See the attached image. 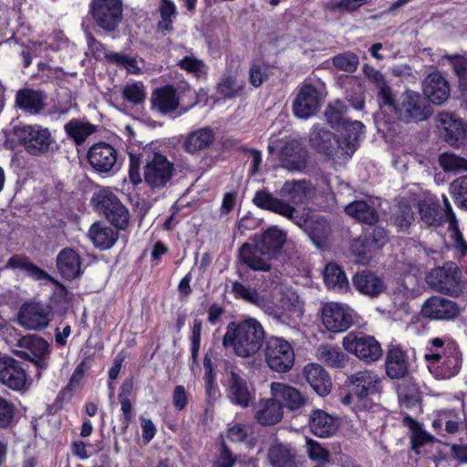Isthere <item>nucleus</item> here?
<instances>
[{
    "instance_id": "obj_1",
    "label": "nucleus",
    "mask_w": 467,
    "mask_h": 467,
    "mask_svg": "<svg viewBox=\"0 0 467 467\" xmlns=\"http://www.w3.org/2000/svg\"><path fill=\"white\" fill-rule=\"evenodd\" d=\"M239 247L238 259L241 264L254 271L268 272L272 265L269 260L276 258L287 240V233L276 225L267 227Z\"/></svg>"
},
{
    "instance_id": "obj_2",
    "label": "nucleus",
    "mask_w": 467,
    "mask_h": 467,
    "mask_svg": "<svg viewBox=\"0 0 467 467\" xmlns=\"http://www.w3.org/2000/svg\"><path fill=\"white\" fill-rule=\"evenodd\" d=\"M262 324L255 318L232 321L226 327L223 346L233 348L240 358H251L257 354L266 340Z\"/></svg>"
},
{
    "instance_id": "obj_3",
    "label": "nucleus",
    "mask_w": 467,
    "mask_h": 467,
    "mask_svg": "<svg viewBox=\"0 0 467 467\" xmlns=\"http://www.w3.org/2000/svg\"><path fill=\"white\" fill-rule=\"evenodd\" d=\"M431 348L424 355L429 369L439 379L457 376L462 367V353L459 344L450 337H433L429 340Z\"/></svg>"
},
{
    "instance_id": "obj_4",
    "label": "nucleus",
    "mask_w": 467,
    "mask_h": 467,
    "mask_svg": "<svg viewBox=\"0 0 467 467\" xmlns=\"http://www.w3.org/2000/svg\"><path fill=\"white\" fill-rule=\"evenodd\" d=\"M222 384L227 399L234 405L247 408L254 400L253 384L249 382L247 375L232 361H224Z\"/></svg>"
},
{
    "instance_id": "obj_5",
    "label": "nucleus",
    "mask_w": 467,
    "mask_h": 467,
    "mask_svg": "<svg viewBox=\"0 0 467 467\" xmlns=\"http://www.w3.org/2000/svg\"><path fill=\"white\" fill-rule=\"evenodd\" d=\"M90 203L93 209L103 215L115 228L128 229L130 219V211L109 188H102L95 192Z\"/></svg>"
},
{
    "instance_id": "obj_6",
    "label": "nucleus",
    "mask_w": 467,
    "mask_h": 467,
    "mask_svg": "<svg viewBox=\"0 0 467 467\" xmlns=\"http://www.w3.org/2000/svg\"><path fill=\"white\" fill-rule=\"evenodd\" d=\"M13 133L19 145L31 156L46 155L57 145L50 130L40 124L18 125L14 128Z\"/></svg>"
},
{
    "instance_id": "obj_7",
    "label": "nucleus",
    "mask_w": 467,
    "mask_h": 467,
    "mask_svg": "<svg viewBox=\"0 0 467 467\" xmlns=\"http://www.w3.org/2000/svg\"><path fill=\"white\" fill-rule=\"evenodd\" d=\"M88 15L95 29L107 35L119 31L123 20L122 0H90Z\"/></svg>"
},
{
    "instance_id": "obj_8",
    "label": "nucleus",
    "mask_w": 467,
    "mask_h": 467,
    "mask_svg": "<svg viewBox=\"0 0 467 467\" xmlns=\"http://www.w3.org/2000/svg\"><path fill=\"white\" fill-rule=\"evenodd\" d=\"M427 281L434 290L453 297L460 296L465 286L462 270L451 261L432 269L427 275Z\"/></svg>"
},
{
    "instance_id": "obj_9",
    "label": "nucleus",
    "mask_w": 467,
    "mask_h": 467,
    "mask_svg": "<svg viewBox=\"0 0 467 467\" xmlns=\"http://www.w3.org/2000/svg\"><path fill=\"white\" fill-rule=\"evenodd\" d=\"M344 349L367 364H372L383 355L381 345L375 337L360 330L348 332L342 340Z\"/></svg>"
},
{
    "instance_id": "obj_10",
    "label": "nucleus",
    "mask_w": 467,
    "mask_h": 467,
    "mask_svg": "<svg viewBox=\"0 0 467 467\" xmlns=\"http://www.w3.org/2000/svg\"><path fill=\"white\" fill-rule=\"evenodd\" d=\"M389 242L387 230L382 226L370 225L351 242L350 250L361 263H368L373 254L379 252Z\"/></svg>"
},
{
    "instance_id": "obj_11",
    "label": "nucleus",
    "mask_w": 467,
    "mask_h": 467,
    "mask_svg": "<svg viewBox=\"0 0 467 467\" xmlns=\"http://www.w3.org/2000/svg\"><path fill=\"white\" fill-rule=\"evenodd\" d=\"M324 84L317 81H305L299 87L293 100L292 110L299 119H308L314 116L320 109L324 97Z\"/></svg>"
},
{
    "instance_id": "obj_12",
    "label": "nucleus",
    "mask_w": 467,
    "mask_h": 467,
    "mask_svg": "<svg viewBox=\"0 0 467 467\" xmlns=\"http://www.w3.org/2000/svg\"><path fill=\"white\" fill-rule=\"evenodd\" d=\"M265 359L267 366L279 373L288 372L295 363L292 345L285 338L271 336L265 343Z\"/></svg>"
},
{
    "instance_id": "obj_13",
    "label": "nucleus",
    "mask_w": 467,
    "mask_h": 467,
    "mask_svg": "<svg viewBox=\"0 0 467 467\" xmlns=\"http://www.w3.org/2000/svg\"><path fill=\"white\" fill-rule=\"evenodd\" d=\"M326 117L333 128L339 133L337 139L342 149L354 152L359 146L360 137L365 130V125L359 120H350L342 116L339 111L332 110L329 106Z\"/></svg>"
},
{
    "instance_id": "obj_14",
    "label": "nucleus",
    "mask_w": 467,
    "mask_h": 467,
    "mask_svg": "<svg viewBox=\"0 0 467 467\" xmlns=\"http://www.w3.org/2000/svg\"><path fill=\"white\" fill-rule=\"evenodd\" d=\"M175 174L174 162L161 152H154L143 168L144 182L151 190L165 188Z\"/></svg>"
},
{
    "instance_id": "obj_15",
    "label": "nucleus",
    "mask_w": 467,
    "mask_h": 467,
    "mask_svg": "<svg viewBox=\"0 0 467 467\" xmlns=\"http://www.w3.org/2000/svg\"><path fill=\"white\" fill-rule=\"evenodd\" d=\"M320 321L330 333L346 332L354 324V311L337 302H327L320 309Z\"/></svg>"
},
{
    "instance_id": "obj_16",
    "label": "nucleus",
    "mask_w": 467,
    "mask_h": 467,
    "mask_svg": "<svg viewBox=\"0 0 467 467\" xmlns=\"http://www.w3.org/2000/svg\"><path fill=\"white\" fill-rule=\"evenodd\" d=\"M17 347L22 350L16 351V354L32 362L38 371L47 368L51 351L48 342L44 337L31 334L24 336L18 339Z\"/></svg>"
},
{
    "instance_id": "obj_17",
    "label": "nucleus",
    "mask_w": 467,
    "mask_h": 467,
    "mask_svg": "<svg viewBox=\"0 0 467 467\" xmlns=\"http://www.w3.org/2000/svg\"><path fill=\"white\" fill-rule=\"evenodd\" d=\"M397 118L405 122H419L427 119L431 111L426 98L420 93L407 90L402 95L401 103L398 104V109L394 112Z\"/></svg>"
},
{
    "instance_id": "obj_18",
    "label": "nucleus",
    "mask_w": 467,
    "mask_h": 467,
    "mask_svg": "<svg viewBox=\"0 0 467 467\" xmlns=\"http://www.w3.org/2000/svg\"><path fill=\"white\" fill-rule=\"evenodd\" d=\"M53 318L48 306L41 302H25L21 305L17 319L21 327L28 330L41 331Z\"/></svg>"
},
{
    "instance_id": "obj_19",
    "label": "nucleus",
    "mask_w": 467,
    "mask_h": 467,
    "mask_svg": "<svg viewBox=\"0 0 467 467\" xmlns=\"http://www.w3.org/2000/svg\"><path fill=\"white\" fill-rule=\"evenodd\" d=\"M462 312L458 303L440 296H431L421 306L420 315L423 318L435 321H451Z\"/></svg>"
},
{
    "instance_id": "obj_20",
    "label": "nucleus",
    "mask_w": 467,
    "mask_h": 467,
    "mask_svg": "<svg viewBox=\"0 0 467 467\" xmlns=\"http://www.w3.org/2000/svg\"><path fill=\"white\" fill-rule=\"evenodd\" d=\"M0 383L14 391L26 390L30 385L22 363L7 355L0 357Z\"/></svg>"
},
{
    "instance_id": "obj_21",
    "label": "nucleus",
    "mask_w": 467,
    "mask_h": 467,
    "mask_svg": "<svg viewBox=\"0 0 467 467\" xmlns=\"http://www.w3.org/2000/svg\"><path fill=\"white\" fill-rule=\"evenodd\" d=\"M87 158L93 170L99 174L118 171V150L108 142L93 144L88 149Z\"/></svg>"
},
{
    "instance_id": "obj_22",
    "label": "nucleus",
    "mask_w": 467,
    "mask_h": 467,
    "mask_svg": "<svg viewBox=\"0 0 467 467\" xmlns=\"http://www.w3.org/2000/svg\"><path fill=\"white\" fill-rule=\"evenodd\" d=\"M345 386L351 394L358 400L374 395L379 391L380 381L379 377L372 371H358L348 377Z\"/></svg>"
},
{
    "instance_id": "obj_23",
    "label": "nucleus",
    "mask_w": 467,
    "mask_h": 467,
    "mask_svg": "<svg viewBox=\"0 0 467 467\" xmlns=\"http://www.w3.org/2000/svg\"><path fill=\"white\" fill-rule=\"evenodd\" d=\"M304 232L317 248L321 251L328 248L332 227L327 217L316 213L310 215V221Z\"/></svg>"
},
{
    "instance_id": "obj_24",
    "label": "nucleus",
    "mask_w": 467,
    "mask_h": 467,
    "mask_svg": "<svg viewBox=\"0 0 467 467\" xmlns=\"http://www.w3.org/2000/svg\"><path fill=\"white\" fill-rule=\"evenodd\" d=\"M309 141L310 146L317 152L324 154L328 159L334 158L340 148L335 134L320 125L313 126Z\"/></svg>"
},
{
    "instance_id": "obj_25",
    "label": "nucleus",
    "mask_w": 467,
    "mask_h": 467,
    "mask_svg": "<svg viewBox=\"0 0 467 467\" xmlns=\"http://www.w3.org/2000/svg\"><path fill=\"white\" fill-rule=\"evenodd\" d=\"M424 98L433 104L441 105L447 100L451 88L445 77L439 71L430 73L423 81Z\"/></svg>"
},
{
    "instance_id": "obj_26",
    "label": "nucleus",
    "mask_w": 467,
    "mask_h": 467,
    "mask_svg": "<svg viewBox=\"0 0 467 467\" xmlns=\"http://www.w3.org/2000/svg\"><path fill=\"white\" fill-rule=\"evenodd\" d=\"M46 99L43 90L25 88L16 91L15 105L26 114L38 115L46 107Z\"/></svg>"
},
{
    "instance_id": "obj_27",
    "label": "nucleus",
    "mask_w": 467,
    "mask_h": 467,
    "mask_svg": "<svg viewBox=\"0 0 467 467\" xmlns=\"http://www.w3.org/2000/svg\"><path fill=\"white\" fill-rule=\"evenodd\" d=\"M409 367L407 352L400 346L390 344L385 360L387 376L392 379H403L409 375Z\"/></svg>"
},
{
    "instance_id": "obj_28",
    "label": "nucleus",
    "mask_w": 467,
    "mask_h": 467,
    "mask_svg": "<svg viewBox=\"0 0 467 467\" xmlns=\"http://www.w3.org/2000/svg\"><path fill=\"white\" fill-rule=\"evenodd\" d=\"M308 152L297 140H292L282 147L280 161L285 168L289 171H302L306 167Z\"/></svg>"
},
{
    "instance_id": "obj_29",
    "label": "nucleus",
    "mask_w": 467,
    "mask_h": 467,
    "mask_svg": "<svg viewBox=\"0 0 467 467\" xmlns=\"http://www.w3.org/2000/svg\"><path fill=\"white\" fill-rule=\"evenodd\" d=\"M57 268L60 275L72 281L81 276L82 259L78 253L70 247L63 248L57 256Z\"/></svg>"
},
{
    "instance_id": "obj_30",
    "label": "nucleus",
    "mask_w": 467,
    "mask_h": 467,
    "mask_svg": "<svg viewBox=\"0 0 467 467\" xmlns=\"http://www.w3.org/2000/svg\"><path fill=\"white\" fill-rule=\"evenodd\" d=\"M308 425L310 431L319 438L333 436L339 427L337 418L320 409L311 411Z\"/></svg>"
},
{
    "instance_id": "obj_31",
    "label": "nucleus",
    "mask_w": 467,
    "mask_h": 467,
    "mask_svg": "<svg viewBox=\"0 0 467 467\" xmlns=\"http://www.w3.org/2000/svg\"><path fill=\"white\" fill-rule=\"evenodd\" d=\"M352 285L360 294L371 298L378 297L385 289L380 277L370 270L358 271L352 277Z\"/></svg>"
},
{
    "instance_id": "obj_32",
    "label": "nucleus",
    "mask_w": 467,
    "mask_h": 467,
    "mask_svg": "<svg viewBox=\"0 0 467 467\" xmlns=\"http://www.w3.org/2000/svg\"><path fill=\"white\" fill-rule=\"evenodd\" d=\"M151 109L161 114H168L180 105V98L176 88L172 85H165L156 88L150 97Z\"/></svg>"
},
{
    "instance_id": "obj_33",
    "label": "nucleus",
    "mask_w": 467,
    "mask_h": 467,
    "mask_svg": "<svg viewBox=\"0 0 467 467\" xmlns=\"http://www.w3.org/2000/svg\"><path fill=\"white\" fill-rule=\"evenodd\" d=\"M283 416V404L276 399H261L255 408L254 419L262 426L275 425Z\"/></svg>"
},
{
    "instance_id": "obj_34",
    "label": "nucleus",
    "mask_w": 467,
    "mask_h": 467,
    "mask_svg": "<svg viewBox=\"0 0 467 467\" xmlns=\"http://www.w3.org/2000/svg\"><path fill=\"white\" fill-rule=\"evenodd\" d=\"M304 375L312 389L321 397L328 395L332 389L331 379L327 370L318 364L310 363L304 368Z\"/></svg>"
},
{
    "instance_id": "obj_35",
    "label": "nucleus",
    "mask_w": 467,
    "mask_h": 467,
    "mask_svg": "<svg viewBox=\"0 0 467 467\" xmlns=\"http://www.w3.org/2000/svg\"><path fill=\"white\" fill-rule=\"evenodd\" d=\"M119 231L104 223L96 222L91 224L88 230V236L93 245L99 250H108L111 248L119 239Z\"/></svg>"
},
{
    "instance_id": "obj_36",
    "label": "nucleus",
    "mask_w": 467,
    "mask_h": 467,
    "mask_svg": "<svg viewBox=\"0 0 467 467\" xmlns=\"http://www.w3.org/2000/svg\"><path fill=\"white\" fill-rule=\"evenodd\" d=\"M215 140V133L210 127H203L189 133L185 138L182 147L190 153L195 154L208 149Z\"/></svg>"
},
{
    "instance_id": "obj_37",
    "label": "nucleus",
    "mask_w": 467,
    "mask_h": 467,
    "mask_svg": "<svg viewBox=\"0 0 467 467\" xmlns=\"http://www.w3.org/2000/svg\"><path fill=\"white\" fill-rule=\"evenodd\" d=\"M323 279L328 290L347 293L349 290V282L343 268L335 262L326 265L323 271Z\"/></svg>"
},
{
    "instance_id": "obj_38",
    "label": "nucleus",
    "mask_w": 467,
    "mask_h": 467,
    "mask_svg": "<svg viewBox=\"0 0 467 467\" xmlns=\"http://www.w3.org/2000/svg\"><path fill=\"white\" fill-rule=\"evenodd\" d=\"M271 389L275 397L283 400V408L286 407L290 410H296L303 407L306 402V398L296 388L274 382L271 385Z\"/></svg>"
},
{
    "instance_id": "obj_39",
    "label": "nucleus",
    "mask_w": 467,
    "mask_h": 467,
    "mask_svg": "<svg viewBox=\"0 0 467 467\" xmlns=\"http://www.w3.org/2000/svg\"><path fill=\"white\" fill-rule=\"evenodd\" d=\"M440 120L443 125H445V141L451 145L462 143L466 137L464 122L460 119H456L453 113L441 114Z\"/></svg>"
},
{
    "instance_id": "obj_40",
    "label": "nucleus",
    "mask_w": 467,
    "mask_h": 467,
    "mask_svg": "<svg viewBox=\"0 0 467 467\" xmlns=\"http://www.w3.org/2000/svg\"><path fill=\"white\" fill-rule=\"evenodd\" d=\"M64 130L68 139L72 140L76 145L80 146L98 130V126L89 121L74 118L65 124Z\"/></svg>"
},
{
    "instance_id": "obj_41",
    "label": "nucleus",
    "mask_w": 467,
    "mask_h": 467,
    "mask_svg": "<svg viewBox=\"0 0 467 467\" xmlns=\"http://www.w3.org/2000/svg\"><path fill=\"white\" fill-rule=\"evenodd\" d=\"M346 213L358 222L374 225L379 219V213L374 206L364 200L354 201L345 208Z\"/></svg>"
},
{
    "instance_id": "obj_42",
    "label": "nucleus",
    "mask_w": 467,
    "mask_h": 467,
    "mask_svg": "<svg viewBox=\"0 0 467 467\" xmlns=\"http://www.w3.org/2000/svg\"><path fill=\"white\" fill-rule=\"evenodd\" d=\"M310 191V184L306 180L285 182L280 195L293 204H302L308 198Z\"/></svg>"
},
{
    "instance_id": "obj_43",
    "label": "nucleus",
    "mask_w": 467,
    "mask_h": 467,
    "mask_svg": "<svg viewBox=\"0 0 467 467\" xmlns=\"http://www.w3.org/2000/svg\"><path fill=\"white\" fill-rule=\"evenodd\" d=\"M6 267L23 269L29 277L36 281L53 280L52 276L47 271L35 265L26 256L19 254L12 255L6 263Z\"/></svg>"
},
{
    "instance_id": "obj_44",
    "label": "nucleus",
    "mask_w": 467,
    "mask_h": 467,
    "mask_svg": "<svg viewBox=\"0 0 467 467\" xmlns=\"http://www.w3.org/2000/svg\"><path fill=\"white\" fill-rule=\"evenodd\" d=\"M318 359L329 368H342L348 361V357L338 347L330 345L320 346L317 350Z\"/></svg>"
},
{
    "instance_id": "obj_45",
    "label": "nucleus",
    "mask_w": 467,
    "mask_h": 467,
    "mask_svg": "<svg viewBox=\"0 0 467 467\" xmlns=\"http://www.w3.org/2000/svg\"><path fill=\"white\" fill-rule=\"evenodd\" d=\"M419 213L422 222L428 226L439 227L446 223L442 208L436 202H422L419 204Z\"/></svg>"
},
{
    "instance_id": "obj_46",
    "label": "nucleus",
    "mask_w": 467,
    "mask_h": 467,
    "mask_svg": "<svg viewBox=\"0 0 467 467\" xmlns=\"http://www.w3.org/2000/svg\"><path fill=\"white\" fill-rule=\"evenodd\" d=\"M52 281L55 284V288L46 306H48L50 312L54 315V312L62 313L68 308L70 297L68 290L65 285L54 279Z\"/></svg>"
},
{
    "instance_id": "obj_47",
    "label": "nucleus",
    "mask_w": 467,
    "mask_h": 467,
    "mask_svg": "<svg viewBox=\"0 0 467 467\" xmlns=\"http://www.w3.org/2000/svg\"><path fill=\"white\" fill-rule=\"evenodd\" d=\"M390 220L398 232H407L414 222V213L410 204L407 202H400L392 213Z\"/></svg>"
},
{
    "instance_id": "obj_48",
    "label": "nucleus",
    "mask_w": 467,
    "mask_h": 467,
    "mask_svg": "<svg viewBox=\"0 0 467 467\" xmlns=\"http://www.w3.org/2000/svg\"><path fill=\"white\" fill-rule=\"evenodd\" d=\"M161 20L157 26L159 30L171 32L173 30V19L176 18L178 12L172 0H161L159 7Z\"/></svg>"
},
{
    "instance_id": "obj_49",
    "label": "nucleus",
    "mask_w": 467,
    "mask_h": 467,
    "mask_svg": "<svg viewBox=\"0 0 467 467\" xmlns=\"http://www.w3.org/2000/svg\"><path fill=\"white\" fill-rule=\"evenodd\" d=\"M332 65L341 71L354 73L359 65V57L351 51L339 53L332 57Z\"/></svg>"
},
{
    "instance_id": "obj_50",
    "label": "nucleus",
    "mask_w": 467,
    "mask_h": 467,
    "mask_svg": "<svg viewBox=\"0 0 467 467\" xmlns=\"http://www.w3.org/2000/svg\"><path fill=\"white\" fill-rule=\"evenodd\" d=\"M269 461L273 467H295L294 456L283 446H274L269 450Z\"/></svg>"
},
{
    "instance_id": "obj_51",
    "label": "nucleus",
    "mask_w": 467,
    "mask_h": 467,
    "mask_svg": "<svg viewBox=\"0 0 467 467\" xmlns=\"http://www.w3.org/2000/svg\"><path fill=\"white\" fill-rule=\"evenodd\" d=\"M451 195L461 209H467V175L455 179L450 184Z\"/></svg>"
},
{
    "instance_id": "obj_52",
    "label": "nucleus",
    "mask_w": 467,
    "mask_h": 467,
    "mask_svg": "<svg viewBox=\"0 0 467 467\" xmlns=\"http://www.w3.org/2000/svg\"><path fill=\"white\" fill-rule=\"evenodd\" d=\"M231 293L235 299H241L253 305H259L261 296L255 288L245 286L239 281L232 282Z\"/></svg>"
},
{
    "instance_id": "obj_53",
    "label": "nucleus",
    "mask_w": 467,
    "mask_h": 467,
    "mask_svg": "<svg viewBox=\"0 0 467 467\" xmlns=\"http://www.w3.org/2000/svg\"><path fill=\"white\" fill-rule=\"evenodd\" d=\"M178 67L196 78L207 75V66L202 59L193 56H185L178 62Z\"/></svg>"
},
{
    "instance_id": "obj_54",
    "label": "nucleus",
    "mask_w": 467,
    "mask_h": 467,
    "mask_svg": "<svg viewBox=\"0 0 467 467\" xmlns=\"http://www.w3.org/2000/svg\"><path fill=\"white\" fill-rule=\"evenodd\" d=\"M439 163L445 171L458 172L467 171V160L454 153L445 152L441 154Z\"/></svg>"
},
{
    "instance_id": "obj_55",
    "label": "nucleus",
    "mask_w": 467,
    "mask_h": 467,
    "mask_svg": "<svg viewBox=\"0 0 467 467\" xmlns=\"http://www.w3.org/2000/svg\"><path fill=\"white\" fill-rule=\"evenodd\" d=\"M244 90V85H238L234 76L223 78L217 86V92L223 98L233 99L240 96Z\"/></svg>"
},
{
    "instance_id": "obj_56",
    "label": "nucleus",
    "mask_w": 467,
    "mask_h": 467,
    "mask_svg": "<svg viewBox=\"0 0 467 467\" xmlns=\"http://www.w3.org/2000/svg\"><path fill=\"white\" fill-rule=\"evenodd\" d=\"M105 59L109 64H114L119 67H124L131 73L139 71L137 60L126 54L116 52L105 53Z\"/></svg>"
},
{
    "instance_id": "obj_57",
    "label": "nucleus",
    "mask_w": 467,
    "mask_h": 467,
    "mask_svg": "<svg viewBox=\"0 0 467 467\" xmlns=\"http://www.w3.org/2000/svg\"><path fill=\"white\" fill-rule=\"evenodd\" d=\"M454 74L458 78V88L467 92V57L456 55L451 60Z\"/></svg>"
},
{
    "instance_id": "obj_58",
    "label": "nucleus",
    "mask_w": 467,
    "mask_h": 467,
    "mask_svg": "<svg viewBox=\"0 0 467 467\" xmlns=\"http://www.w3.org/2000/svg\"><path fill=\"white\" fill-rule=\"evenodd\" d=\"M376 88L378 89L377 98L380 108H386L394 113L398 109V104L396 103L395 96L388 81L386 80L381 83L376 87Z\"/></svg>"
},
{
    "instance_id": "obj_59",
    "label": "nucleus",
    "mask_w": 467,
    "mask_h": 467,
    "mask_svg": "<svg viewBox=\"0 0 467 467\" xmlns=\"http://www.w3.org/2000/svg\"><path fill=\"white\" fill-rule=\"evenodd\" d=\"M122 97L126 101L134 105L143 103L146 99V92L143 84L134 82L126 85L122 91Z\"/></svg>"
},
{
    "instance_id": "obj_60",
    "label": "nucleus",
    "mask_w": 467,
    "mask_h": 467,
    "mask_svg": "<svg viewBox=\"0 0 467 467\" xmlns=\"http://www.w3.org/2000/svg\"><path fill=\"white\" fill-rule=\"evenodd\" d=\"M16 413L15 405L0 397V429H7L11 427Z\"/></svg>"
},
{
    "instance_id": "obj_61",
    "label": "nucleus",
    "mask_w": 467,
    "mask_h": 467,
    "mask_svg": "<svg viewBox=\"0 0 467 467\" xmlns=\"http://www.w3.org/2000/svg\"><path fill=\"white\" fill-rule=\"evenodd\" d=\"M279 201L278 198L273 196V194L265 190H259L255 192L253 199L254 203L263 210L274 212L275 208Z\"/></svg>"
},
{
    "instance_id": "obj_62",
    "label": "nucleus",
    "mask_w": 467,
    "mask_h": 467,
    "mask_svg": "<svg viewBox=\"0 0 467 467\" xmlns=\"http://www.w3.org/2000/svg\"><path fill=\"white\" fill-rule=\"evenodd\" d=\"M307 453L312 461L320 462L321 464L330 461L329 451L314 440L307 441Z\"/></svg>"
},
{
    "instance_id": "obj_63",
    "label": "nucleus",
    "mask_w": 467,
    "mask_h": 467,
    "mask_svg": "<svg viewBox=\"0 0 467 467\" xmlns=\"http://www.w3.org/2000/svg\"><path fill=\"white\" fill-rule=\"evenodd\" d=\"M219 354L213 349L209 348L203 357V368L204 375L203 380L216 379V361L218 360Z\"/></svg>"
},
{
    "instance_id": "obj_64",
    "label": "nucleus",
    "mask_w": 467,
    "mask_h": 467,
    "mask_svg": "<svg viewBox=\"0 0 467 467\" xmlns=\"http://www.w3.org/2000/svg\"><path fill=\"white\" fill-rule=\"evenodd\" d=\"M120 403V410H121V429L122 432L125 433L129 429L130 425L135 419V411L133 406L131 404L130 400H119Z\"/></svg>"
}]
</instances>
